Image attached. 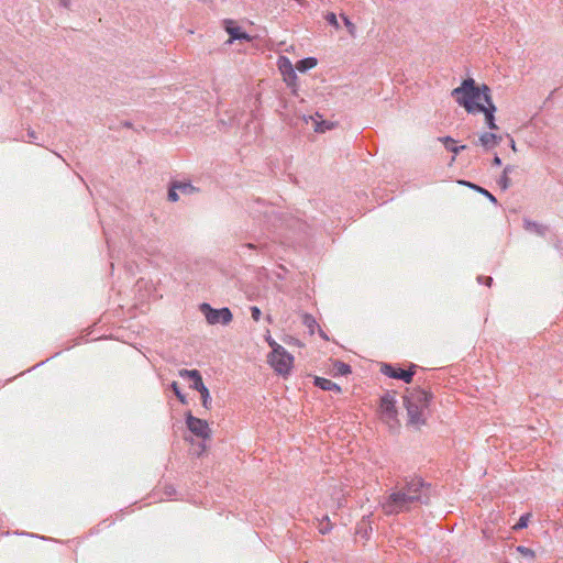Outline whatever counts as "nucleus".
<instances>
[{
    "label": "nucleus",
    "mask_w": 563,
    "mask_h": 563,
    "mask_svg": "<svg viewBox=\"0 0 563 563\" xmlns=\"http://www.w3.org/2000/svg\"><path fill=\"white\" fill-rule=\"evenodd\" d=\"M190 388L197 390L200 394L203 408L210 409L212 400H211L209 389L203 384L202 378L199 379L198 382H195V384H191Z\"/></svg>",
    "instance_id": "nucleus-14"
},
{
    "label": "nucleus",
    "mask_w": 563,
    "mask_h": 563,
    "mask_svg": "<svg viewBox=\"0 0 563 563\" xmlns=\"http://www.w3.org/2000/svg\"><path fill=\"white\" fill-rule=\"evenodd\" d=\"M510 146L514 151H516V143L514 139L510 140Z\"/></svg>",
    "instance_id": "nucleus-44"
},
{
    "label": "nucleus",
    "mask_w": 563,
    "mask_h": 563,
    "mask_svg": "<svg viewBox=\"0 0 563 563\" xmlns=\"http://www.w3.org/2000/svg\"><path fill=\"white\" fill-rule=\"evenodd\" d=\"M179 376L183 378H188L191 380V384H195V382H198L202 378L200 372L198 369H180Z\"/></svg>",
    "instance_id": "nucleus-23"
},
{
    "label": "nucleus",
    "mask_w": 563,
    "mask_h": 563,
    "mask_svg": "<svg viewBox=\"0 0 563 563\" xmlns=\"http://www.w3.org/2000/svg\"><path fill=\"white\" fill-rule=\"evenodd\" d=\"M451 96L470 114H475L476 110H483L482 106L495 104L490 88L486 84L477 85L471 77L464 79L459 87L454 88Z\"/></svg>",
    "instance_id": "nucleus-2"
},
{
    "label": "nucleus",
    "mask_w": 563,
    "mask_h": 563,
    "mask_svg": "<svg viewBox=\"0 0 563 563\" xmlns=\"http://www.w3.org/2000/svg\"><path fill=\"white\" fill-rule=\"evenodd\" d=\"M515 166L514 165H507L505 168H504V174L508 175L511 174L514 170H515Z\"/></svg>",
    "instance_id": "nucleus-41"
},
{
    "label": "nucleus",
    "mask_w": 563,
    "mask_h": 563,
    "mask_svg": "<svg viewBox=\"0 0 563 563\" xmlns=\"http://www.w3.org/2000/svg\"><path fill=\"white\" fill-rule=\"evenodd\" d=\"M186 426L188 430L201 439H209L211 430L206 420L192 416L191 411L185 415Z\"/></svg>",
    "instance_id": "nucleus-8"
},
{
    "label": "nucleus",
    "mask_w": 563,
    "mask_h": 563,
    "mask_svg": "<svg viewBox=\"0 0 563 563\" xmlns=\"http://www.w3.org/2000/svg\"><path fill=\"white\" fill-rule=\"evenodd\" d=\"M318 60L314 57H306L299 59L296 63V69L300 73H306L307 70L313 68L317 65Z\"/></svg>",
    "instance_id": "nucleus-20"
},
{
    "label": "nucleus",
    "mask_w": 563,
    "mask_h": 563,
    "mask_svg": "<svg viewBox=\"0 0 563 563\" xmlns=\"http://www.w3.org/2000/svg\"><path fill=\"white\" fill-rule=\"evenodd\" d=\"M121 124H122V126L129 128V129H131L133 126L131 121H123Z\"/></svg>",
    "instance_id": "nucleus-43"
},
{
    "label": "nucleus",
    "mask_w": 563,
    "mask_h": 563,
    "mask_svg": "<svg viewBox=\"0 0 563 563\" xmlns=\"http://www.w3.org/2000/svg\"><path fill=\"white\" fill-rule=\"evenodd\" d=\"M438 141L441 142L444 145V147L454 155L460 154L463 150L466 148V145H455V140L449 135L440 136L438 137Z\"/></svg>",
    "instance_id": "nucleus-17"
},
{
    "label": "nucleus",
    "mask_w": 563,
    "mask_h": 563,
    "mask_svg": "<svg viewBox=\"0 0 563 563\" xmlns=\"http://www.w3.org/2000/svg\"><path fill=\"white\" fill-rule=\"evenodd\" d=\"M179 191L178 189H174V181L170 183L169 185V188H168V194H167V197H168V200L172 201V202H176L179 200V195L178 192Z\"/></svg>",
    "instance_id": "nucleus-31"
},
{
    "label": "nucleus",
    "mask_w": 563,
    "mask_h": 563,
    "mask_svg": "<svg viewBox=\"0 0 563 563\" xmlns=\"http://www.w3.org/2000/svg\"><path fill=\"white\" fill-rule=\"evenodd\" d=\"M463 184H465L466 186H468L470 188L474 189L475 191L479 192L481 196H484L486 197L490 202H493L494 205H497V199L496 197L489 192L487 189L476 185V184H472L470 181H464Z\"/></svg>",
    "instance_id": "nucleus-21"
},
{
    "label": "nucleus",
    "mask_w": 563,
    "mask_h": 563,
    "mask_svg": "<svg viewBox=\"0 0 563 563\" xmlns=\"http://www.w3.org/2000/svg\"><path fill=\"white\" fill-rule=\"evenodd\" d=\"M482 109L483 110H476L475 114L484 113L487 128L489 130H497L498 125L496 124V120H495V113L497 111V107L495 104H487V106H482Z\"/></svg>",
    "instance_id": "nucleus-13"
},
{
    "label": "nucleus",
    "mask_w": 563,
    "mask_h": 563,
    "mask_svg": "<svg viewBox=\"0 0 563 563\" xmlns=\"http://www.w3.org/2000/svg\"><path fill=\"white\" fill-rule=\"evenodd\" d=\"M333 372L335 376H346L352 372V368L349 364L336 360L333 363Z\"/></svg>",
    "instance_id": "nucleus-22"
},
{
    "label": "nucleus",
    "mask_w": 563,
    "mask_h": 563,
    "mask_svg": "<svg viewBox=\"0 0 563 563\" xmlns=\"http://www.w3.org/2000/svg\"><path fill=\"white\" fill-rule=\"evenodd\" d=\"M278 68L284 77V81L286 82V85L290 88H292V90L295 91V88L297 86V74L295 71V68L291 64V62L289 60L288 57H285V56H280L278 58Z\"/></svg>",
    "instance_id": "nucleus-11"
},
{
    "label": "nucleus",
    "mask_w": 563,
    "mask_h": 563,
    "mask_svg": "<svg viewBox=\"0 0 563 563\" xmlns=\"http://www.w3.org/2000/svg\"><path fill=\"white\" fill-rule=\"evenodd\" d=\"M165 494H166L167 496H169V497H170V496H174V495L176 494V489H175L172 485L166 486V487H165Z\"/></svg>",
    "instance_id": "nucleus-40"
},
{
    "label": "nucleus",
    "mask_w": 563,
    "mask_h": 563,
    "mask_svg": "<svg viewBox=\"0 0 563 563\" xmlns=\"http://www.w3.org/2000/svg\"><path fill=\"white\" fill-rule=\"evenodd\" d=\"M267 361L274 371L282 376L288 375L294 365V356L285 347L275 349V353H269Z\"/></svg>",
    "instance_id": "nucleus-6"
},
{
    "label": "nucleus",
    "mask_w": 563,
    "mask_h": 563,
    "mask_svg": "<svg viewBox=\"0 0 563 563\" xmlns=\"http://www.w3.org/2000/svg\"><path fill=\"white\" fill-rule=\"evenodd\" d=\"M27 136L30 139L29 140L30 143L37 144L38 137H37V134H36V132L34 130H29L27 131Z\"/></svg>",
    "instance_id": "nucleus-37"
},
{
    "label": "nucleus",
    "mask_w": 563,
    "mask_h": 563,
    "mask_svg": "<svg viewBox=\"0 0 563 563\" xmlns=\"http://www.w3.org/2000/svg\"><path fill=\"white\" fill-rule=\"evenodd\" d=\"M417 365L411 364L410 368L408 371L401 369L400 367H397L393 364L383 363L380 367V372L395 379H400L407 384L412 382L413 375L416 373Z\"/></svg>",
    "instance_id": "nucleus-9"
},
{
    "label": "nucleus",
    "mask_w": 563,
    "mask_h": 563,
    "mask_svg": "<svg viewBox=\"0 0 563 563\" xmlns=\"http://www.w3.org/2000/svg\"><path fill=\"white\" fill-rule=\"evenodd\" d=\"M266 320H267V322H268V323H272V322H273V318H272V316L267 314V316H266Z\"/></svg>",
    "instance_id": "nucleus-45"
},
{
    "label": "nucleus",
    "mask_w": 563,
    "mask_h": 563,
    "mask_svg": "<svg viewBox=\"0 0 563 563\" xmlns=\"http://www.w3.org/2000/svg\"><path fill=\"white\" fill-rule=\"evenodd\" d=\"M245 247L251 250H260L263 254H269L271 253V246L268 243H247L245 244Z\"/></svg>",
    "instance_id": "nucleus-25"
},
{
    "label": "nucleus",
    "mask_w": 563,
    "mask_h": 563,
    "mask_svg": "<svg viewBox=\"0 0 563 563\" xmlns=\"http://www.w3.org/2000/svg\"><path fill=\"white\" fill-rule=\"evenodd\" d=\"M170 388L173 390V393L175 394V396L178 398V400L181 402V404H187V398L186 396L181 393L180 388H179V385L177 382H173L170 384Z\"/></svg>",
    "instance_id": "nucleus-28"
},
{
    "label": "nucleus",
    "mask_w": 563,
    "mask_h": 563,
    "mask_svg": "<svg viewBox=\"0 0 563 563\" xmlns=\"http://www.w3.org/2000/svg\"><path fill=\"white\" fill-rule=\"evenodd\" d=\"M523 227L526 230L532 231L540 236H544L548 231V228L545 225L528 219L525 220Z\"/></svg>",
    "instance_id": "nucleus-19"
},
{
    "label": "nucleus",
    "mask_w": 563,
    "mask_h": 563,
    "mask_svg": "<svg viewBox=\"0 0 563 563\" xmlns=\"http://www.w3.org/2000/svg\"><path fill=\"white\" fill-rule=\"evenodd\" d=\"M302 322H303V324H305L307 328H309V329H310V331H311V332H313V328H314L316 325H318V324H317L316 319H314L311 314H308V313H306V314L303 316V320H302Z\"/></svg>",
    "instance_id": "nucleus-32"
},
{
    "label": "nucleus",
    "mask_w": 563,
    "mask_h": 563,
    "mask_svg": "<svg viewBox=\"0 0 563 563\" xmlns=\"http://www.w3.org/2000/svg\"><path fill=\"white\" fill-rule=\"evenodd\" d=\"M267 343L268 345L272 347V352L271 353H275V349L277 347H283L280 344H278L274 339H272L271 336L267 338Z\"/></svg>",
    "instance_id": "nucleus-38"
},
{
    "label": "nucleus",
    "mask_w": 563,
    "mask_h": 563,
    "mask_svg": "<svg viewBox=\"0 0 563 563\" xmlns=\"http://www.w3.org/2000/svg\"><path fill=\"white\" fill-rule=\"evenodd\" d=\"M503 162L501 158L498 155H495L493 158V165L494 166H501Z\"/></svg>",
    "instance_id": "nucleus-42"
},
{
    "label": "nucleus",
    "mask_w": 563,
    "mask_h": 563,
    "mask_svg": "<svg viewBox=\"0 0 563 563\" xmlns=\"http://www.w3.org/2000/svg\"><path fill=\"white\" fill-rule=\"evenodd\" d=\"M324 19H325V21H327L330 25H332L334 29H336V30H339V29H340V24H339V21H338V18H336L335 13H333V12H328V13L325 14V18H324Z\"/></svg>",
    "instance_id": "nucleus-30"
},
{
    "label": "nucleus",
    "mask_w": 563,
    "mask_h": 563,
    "mask_svg": "<svg viewBox=\"0 0 563 563\" xmlns=\"http://www.w3.org/2000/svg\"><path fill=\"white\" fill-rule=\"evenodd\" d=\"M318 530L321 534H328L332 530V523L328 516H324L319 522Z\"/></svg>",
    "instance_id": "nucleus-24"
},
{
    "label": "nucleus",
    "mask_w": 563,
    "mask_h": 563,
    "mask_svg": "<svg viewBox=\"0 0 563 563\" xmlns=\"http://www.w3.org/2000/svg\"><path fill=\"white\" fill-rule=\"evenodd\" d=\"M224 23H225V31L230 35L229 43H232L233 41H236V40H239V41H242V40L250 41L251 40L250 35L246 32H244L240 26L235 25L232 20H225Z\"/></svg>",
    "instance_id": "nucleus-12"
},
{
    "label": "nucleus",
    "mask_w": 563,
    "mask_h": 563,
    "mask_svg": "<svg viewBox=\"0 0 563 563\" xmlns=\"http://www.w3.org/2000/svg\"><path fill=\"white\" fill-rule=\"evenodd\" d=\"M404 407L407 410L408 423L419 428L426 423L424 410L429 407L432 394L422 388L406 390L404 395Z\"/></svg>",
    "instance_id": "nucleus-3"
},
{
    "label": "nucleus",
    "mask_w": 563,
    "mask_h": 563,
    "mask_svg": "<svg viewBox=\"0 0 563 563\" xmlns=\"http://www.w3.org/2000/svg\"><path fill=\"white\" fill-rule=\"evenodd\" d=\"M341 19H342V21H343V23H344L349 34L352 37H355L356 36V26H355V24L345 14H341Z\"/></svg>",
    "instance_id": "nucleus-26"
},
{
    "label": "nucleus",
    "mask_w": 563,
    "mask_h": 563,
    "mask_svg": "<svg viewBox=\"0 0 563 563\" xmlns=\"http://www.w3.org/2000/svg\"><path fill=\"white\" fill-rule=\"evenodd\" d=\"M517 552L521 553L525 556H530V558L534 556L533 551L531 549L525 547V545H518L517 547Z\"/></svg>",
    "instance_id": "nucleus-34"
},
{
    "label": "nucleus",
    "mask_w": 563,
    "mask_h": 563,
    "mask_svg": "<svg viewBox=\"0 0 563 563\" xmlns=\"http://www.w3.org/2000/svg\"><path fill=\"white\" fill-rule=\"evenodd\" d=\"M249 211L255 219L267 223L268 228L277 232V236L285 241L292 242L296 235L305 233L306 223L299 218L287 212L280 211L277 207L267 203L261 198L252 200L249 205Z\"/></svg>",
    "instance_id": "nucleus-1"
},
{
    "label": "nucleus",
    "mask_w": 563,
    "mask_h": 563,
    "mask_svg": "<svg viewBox=\"0 0 563 563\" xmlns=\"http://www.w3.org/2000/svg\"><path fill=\"white\" fill-rule=\"evenodd\" d=\"M531 515L529 512L520 516L517 523L514 526V530H521L528 527Z\"/></svg>",
    "instance_id": "nucleus-27"
},
{
    "label": "nucleus",
    "mask_w": 563,
    "mask_h": 563,
    "mask_svg": "<svg viewBox=\"0 0 563 563\" xmlns=\"http://www.w3.org/2000/svg\"><path fill=\"white\" fill-rule=\"evenodd\" d=\"M332 126H333V123L328 122V121H321V122L316 123L314 131L318 133H323V132L332 129Z\"/></svg>",
    "instance_id": "nucleus-29"
},
{
    "label": "nucleus",
    "mask_w": 563,
    "mask_h": 563,
    "mask_svg": "<svg viewBox=\"0 0 563 563\" xmlns=\"http://www.w3.org/2000/svg\"><path fill=\"white\" fill-rule=\"evenodd\" d=\"M399 490L405 492L409 496L417 497L419 505H429L432 486L420 476H408L398 482L396 486Z\"/></svg>",
    "instance_id": "nucleus-5"
},
{
    "label": "nucleus",
    "mask_w": 563,
    "mask_h": 563,
    "mask_svg": "<svg viewBox=\"0 0 563 563\" xmlns=\"http://www.w3.org/2000/svg\"><path fill=\"white\" fill-rule=\"evenodd\" d=\"M477 282L479 284H485L486 286H492L493 278L490 276H478Z\"/></svg>",
    "instance_id": "nucleus-36"
},
{
    "label": "nucleus",
    "mask_w": 563,
    "mask_h": 563,
    "mask_svg": "<svg viewBox=\"0 0 563 563\" xmlns=\"http://www.w3.org/2000/svg\"><path fill=\"white\" fill-rule=\"evenodd\" d=\"M174 189H178L183 195H195L199 192V188L194 186L190 181L174 180Z\"/></svg>",
    "instance_id": "nucleus-18"
},
{
    "label": "nucleus",
    "mask_w": 563,
    "mask_h": 563,
    "mask_svg": "<svg viewBox=\"0 0 563 563\" xmlns=\"http://www.w3.org/2000/svg\"><path fill=\"white\" fill-rule=\"evenodd\" d=\"M501 142V136L492 132H484L478 137V143L485 148L490 150Z\"/></svg>",
    "instance_id": "nucleus-15"
},
{
    "label": "nucleus",
    "mask_w": 563,
    "mask_h": 563,
    "mask_svg": "<svg viewBox=\"0 0 563 563\" xmlns=\"http://www.w3.org/2000/svg\"><path fill=\"white\" fill-rule=\"evenodd\" d=\"M200 311L203 313L207 322L209 324H229L232 319L233 314L231 310L227 307L216 309L212 308L209 303L203 302L200 305Z\"/></svg>",
    "instance_id": "nucleus-7"
},
{
    "label": "nucleus",
    "mask_w": 563,
    "mask_h": 563,
    "mask_svg": "<svg viewBox=\"0 0 563 563\" xmlns=\"http://www.w3.org/2000/svg\"><path fill=\"white\" fill-rule=\"evenodd\" d=\"M380 412L384 419L397 422V408L394 393L387 391L380 397Z\"/></svg>",
    "instance_id": "nucleus-10"
},
{
    "label": "nucleus",
    "mask_w": 563,
    "mask_h": 563,
    "mask_svg": "<svg viewBox=\"0 0 563 563\" xmlns=\"http://www.w3.org/2000/svg\"><path fill=\"white\" fill-rule=\"evenodd\" d=\"M58 5L60 8L69 10L70 9V0H58Z\"/></svg>",
    "instance_id": "nucleus-39"
},
{
    "label": "nucleus",
    "mask_w": 563,
    "mask_h": 563,
    "mask_svg": "<svg viewBox=\"0 0 563 563\" xmlns=\"http://www.w3.org/2000/svg\"><path fill=\"white\" fill-rule=\"evenodd\" d=\"M104 235H107V233H106V232H104ZM106 240H107V244H108V246L110 247V240H109V238H108V236H106Z\"/></svg>",
    "instance_id": "nucleus-46"
},
{
    "label": "nucleus",
    "mask_w": 563,
    "mask_h": 563,
    "mask_svg": "<svg viewBox=\"0 0 563 563\" xmlns=\"http://www.w3.org/2000/svg\"><path fill=\"white\" fill-rule=\"evenodd\" d=\"M417 505V497L394 487L390 493L379 501V507L386 516H396L411 511Z\"/></svg>",
    "instance_id": "nucleus-4"
},
{
    "label": "nucleus",
    "mask_w": 563,
    "mask_h": 563,
    "mask_svg": "<svg viewBox=\"0 0 563 563\" xmlns=\"http://www.w3.org/2000/svg\"><path fill=\"white\" fill-rule=\"evenodd\" d=\"M313 384H314V386H317L318 388H320L322 390H329V391H335V393L342 391L341 387L336 383L332 382L331 379L324 378V377L316 376Z\"/></svg>",
    "instance_id": "nucleus-16"
},
{
    "label": "nucleus",
    "mask_w": 563,
    "mask_h": 563,
    "mask_svg": "<svg viewBox=\"0 0 563 563\" xmlns=\"http://www.w3.org/2000/svg\"><path fill=\"white\" fill-rule=\"evenodd\" d=\"M498 185L503 190H507L510 187V178L508 175L504 174L500 176L498 180Z\"/></svg>",
    "instance_id": "nucleus-33"
},
{
    "label": "nucleus",
    "mask_w": 563,
    "mask_h": 563,
    "mask_svg": "<svg viewBox=\"0 0 563 563\" xmlns=\"http://www.w3.org/2000/svg\"><path fill=\"white\" fill-rule=\"evenodd\" d=\"M251 316H252L254 321H260V319L262 317L261 309L258 307H256V306H252L251 307Z\"/></svg>",
    "instance_id": "nucleus-35"
}]
</instances>
